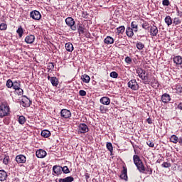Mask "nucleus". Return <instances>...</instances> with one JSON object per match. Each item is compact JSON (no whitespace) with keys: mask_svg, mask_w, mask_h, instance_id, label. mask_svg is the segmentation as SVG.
Instances as JSON below:
<instances>
[{"mask_svg":"<svg viewBox=\"0 0 182 182\" xmlns=\"http://www.w3.org/2000/svg\"><path fill=\"white\" fill-rule=\"evenodd\" d=\"M9 114H11V108L8 102L6 101L1 102L0 119H4V117H6V116H9Z\"/></svg>","mask_w":182,"mask_h":182,"instance_id":"obj_1","label":"nucleus"},{"mask_svg":"<svg viewBox=\"0 0 182 182\" xmlns=\"http://www.w3.org/2000/svg\"><path fill=\"white\" fill-rule=\"evenodd\" d=\"M13 89L14 90H20V92H17L18 96H22L23 95V90L21 88V81L15 80L13 81Z\"/></svg>","mask_w":182,"mask_h":182,"instance_id":"obj_2","label":"nucleus"},{"mask_svg":"<svg viewBox=\"0 0 182 182\" xmlns=\"http://www.w3.org/2000/svg\"><path fill=\"white\" fill-rule=\"evenodd\" d=\"M127 86L132 90H139V83L137 82L136 79H133L129 81L127 83Z\"/></svg>","mask_w":182,"mask_h":182,"instance_id":"obj_3","label":"nucleus"},{"mask_svg":"<svg viewBox=\"0 0 182 182\" xmlns=\"http://www.w3.org/2000/svg\"><path fill=\"white\" fill-rule=\"evenodd\" d=\"M65 23L70 28L72 31H76V26H75V20L72 17H68L65 18Z\"/></svg>","mask_w":182,"mask_h":182,"instance_id":"obj_4","label":"nucleus"},{"mask_svg":"<svg viewBox=\"0 0 182 182\" xmlns=\"http://www.w3.org/2000/svg\"><path fill=\"white\" fill-rule=\"evenodd\" d=\"M30 18H32L34 21H39L42 18V15H41V12L34 10L30 13Z\"/></svg>","mask_w":182,"mask_h":182,"instance_id":"obj_5","label":"nucleus"},{"mask_svg":"<svg viewBox=\"0 0 182 182\" xmlns=\"http://www.w3.org/2000/svg\"><path fill=\"white\" fill-rule=\"evenodd\" d=\"M61 117L63 119H70L72 117V112L66 109H63L60 112Z\"/></svg>","mask_w":182,"mask_h":182,"instance_id":"obj_6","label":"nucleus"},{"mask_svg":"<svg viewBox=\"0 0 182 182\" xmlns=\"http://www.w3.org/2000/svg\"><path fill=\"white\" fill-rule=\"evenodd\" d=\"M23 99H22L21 102V106H23V107H29V106H31V100H29L26 95H23Z\"/></svg>","mask_w":182,"mask_h":182,"instance_id":"obj_7","label":"nucleus"},{"mask_svg":"<svg viewBox=\"0 0 182 182\" xmlns=\"http://www.w3.org/2000/svg\"><path fill=\"white\" fill-rule=\"evenodd\" d=\"M78 132L81 134L87 133L89 132V127L85 123L80 124Z\"/></svg>","mask_w":182,"mask_h":182,"instance_id":"obj_8","label":"nucleus"},{"mask_svg":"<svg viewBox=\"0 0 182 182\" xmlns=\"http://www.w3.org/2000/svg\"><path fill=\"white\" fill-rule=\"evenodd\" d=\"M48 154L46 153V151L43 150V149H38V151H36V157H38V159H45V157H46V155Z\"/></svg>","mask_w":182,"mask_h":182,"instance_id":"obj_9","label":"nucleus"},{"mask_svg":"<svg viewBox=\"0 0 182 182\" xmlns=\"http://www.w3.org/2000/svg\"><path fill=\"white\" fill-rule=\"evenodd\" d=\"M16 161L18 164H23V163H26V156H25L24 155H22V154L17 155L16 156Z\"/></svg>","mask_w":182,"mask_h":182,"instance_id":"obj_10","label":"nucleus"},{"mask_svg":"<svg viewBox=\"0 0 182 182\" xmlns=\"http://www.w3.org/2000/svg\"><path fill=\"white\" fill-rule=\"evenodd\" d=\"M149 85L154 89L160 87V83H159V80H157V79H156L154 77H153L152 81H150Z\"/></svg>","mask_w":182,"mask_h":182,"instance_id":"obj_11","label":"nucleus"},{"mask_svg":"<svg viewBox=\"0 0 182 182\" xmlns=\"http://www.w3.org/2000/svg\"><path fill=\"white\" fill-rule=\"evenodd\" d=\"M150 33L151 36H157V34L159 33V28H157V26L154 25L151 26Z\"/></svg>","mask_w":182,"mask_h":182,"instance_id":"obj_12","label":"nucleus"},{"mask_svg":"<svg viewBox=\"0 0 182 182\" xmlns=\"http://www.w3.org/2000/svg\"><path fill=\"white\" fill-rule=\"evenodd\" d=\"M53 171L56 176H60L62 174V167L60 166L55 165L53 167Z\"/></svg>","mask_w":182,"mask_h":182,"instance_id":"obj_13","label":"nucleus"},{"mask_svg":"<svg viewBox=\"0 0 182 182\" xmlns=\"http://www.w3.org/2000/svg\"><path fill=\"white\" fill-rule=\"evenodd\" d=\"M171 100V98L170 97V95L167 93H164L161 96V101L163 103H168Z\"/></svg>","mask_w":182,"mask_h":182,"instance_id":"obj_14","label":"nucleus"},{"mask_svg":"<svg viewBox=\"0 0 182 182\" xmlns=\"http://www.w3.org/2000/svg\"><path fill=\"white\" fill-rule=\"evenodd\" d=\"M104 42L105 45H113V43H114V39L112 37L107 36L105 38Z\"/></svg>","mask_w":182,"mask_h":182,"instance_id":"obj_15","label":"nucleus"},{"mask_svg":"<svg viewBox=\"0 0 182 182\" xmlns=\"http://www.w3.org/2000/svg\"><path fill=\"white\" fill-rule=\"evenodd\" d=\"M100 103H102V105H105V106H109V105H110V98L107 97H102L100 100Z\"/></svg>","mask_w":182,"mask_h":182,"instance_id":"obj_16","label":"nucleus"},{"mask_svg":"<svg viewBox=\"0 0 182 182\" xmlns=\"http://www.w3.org/2000/svg\"><path fill=\"white\" fill-rule=\"evenodd\" d=\"M8 178V173L4 170H0V181H5Z\"/></svg>","mask_w":182,"mask_h":182,"instance_id":"obj_17","label":"nucleus"},{"mask_svg":"<svg viewBox=\"0 0 182 182\" xmlns=\"http://www.w3.org/2000/svg\"><path fill=\"white\" fill-rule=\"evenodd\" d=\"M120 178H122V180H125L126 181L127 180V168H126L125 166L123 167Z\"/></svg>","mask_w":182,"mask_h":182,"instance_id":"obj_18","label":"nucleus"},{"mask_svg":"<svg viewBox=\"0 0 182 182\" xmlns=\"http://www.w3.org/2000/svg\"><path fill=\"white\" fill-rule=\"evenodd\" d=\"M25 42L28 44H31L33 42H35V36L33 35L27 36L25 38Z\"/></svg>","mask_w":182,"mask_h":182,"instance_id":"obj_19","label":"nucleus"},{"mask_svg":"<svg viewBox=\"0 0 182 182\" xmlns=\"http://www.w3.org/2000/svg\"><path fill=\"white\" fill-rule=\"evenodd\" d=\"M133 28L131 27H127L126 30V34L128 38H133L134 36V33L133 32Z\"/></svg>","mask_w":182,"mask_h":182,"instance_id":"obj_20","label":"nucleus"},{"mask_svg":"<svg viewBox=\"0 0 182 182\" xmlns=\"http://www.w3.org/2000/svg\"><path fill=\"white\" fill-rule=\"evenodd\" d=\"M133 161L135 166H137L138 164H140L141 163L143 162L141 159H140V156L136 154L133 156Z\"/></svg>","mask_w":182,"mask_h":182,"instance_id":"obj_21","label":"nucleus"},{"mask_svg":"<svg viewBox=\"0 0 182 182\" xmlns=\"http://www.w3.org/2000/svg\"><path fill=\"white\" fill-rule=\"evenodd\" d=\"M136 167L137 168V170L139 171V173H144V171H146V167L144 166V164H143V162L138 164Z\"/></svg>","mask_w":182,"mask_h":182,"instance_id":"obj_22","label":"nucleus"},{"mask_svg":"<svg viewBox=\"0 0 182 182\" xmlns=\"http://www.w3.org/2000/svg\"><path fill=\"white\" fill-rule=\"evenodd\" d=\"M75 181V178L73 176H68L64 178H60L58 182H73Z\"/></svg>","mask_w":182,"mask_h":182,"instance_id":"obj_23","label":"nucleus"},{"mask_svg":"<svg viewBox=\"0 0 182 182\" xmlns=\"http://www.w3.org/2000/svg\"><path fill=\"white\" fill-rule=\"evenodd\" d=\"M173 63H176V65H182V57L180 55L175 56L173 58Z\"/></svg>","mask_w":182,"mask_h":182,"instance_id":"obj_24","label":"nucleus"},{"mask_svg":"<svg viewBox=\"0 0 182 182\" xmlns=\"http://www.w3.org/2000/svg\"><path fill=\"white\" fill-rule=\"evenodd\" d=\"M53 86L58 87L59 85V80L56 77H52L51 80L50 81Z\"/></svg>","mask_w":182,"mask_h":182,"instance_id":"obj_25","label":"nucleus"},{"mask_svg":"<svg viewBox=\"0 0 182 182\" xmlns=\"http://www.w3.org/2000/svg\"><path fill=\"white\" fill-rule=\"evenodd\" d=\"M65 48L68 52H73V44L72 43H65Z\"/></svg>","mask_w":182,"mask_h":182,"instance_id":"obj_26","label":"nucleus"},{"mask_svg":"<svg viewBox=\"0 0 182 182\" xmlns=\"http://www.w3.org/2000/svg\"><path fill=\"white\" fill-rule=\"evenodd\" d=\"M141 80H143L144 85H150V80H149V74H146L145 75L141 77Z\"/></svg>","mask_w":182,"mask_h":182,"instance_id":"obj_27","label":"nucleus"},{"mask_svg":"<svg viewBox=\"0 0 182 182\" xmlns=\"http://www.w3.org/2000/svg\"><path fill=\"white\" fill-rule=\"evenodd\" d=\"M131 29L134 30V32H137L139 29V25L137 24V21H132L131 23Z\"/></svg>","mask_w":182,"mask_h":182,"instance_id":"obj_28","label":"nucleus"},{"mask_svg":"<svg viewBox=\"0 0 182 182\" xmlns=\"http://www.w3.org/2000/svg\"><path fill=\"white\" fill-rule=\"evenodd\" d=\"M165 23H166L168 26H170L173 24V19L170 16H166L165 17Z\"/></svg>","mask_w":182,"mask_h":182,"instance_id":"obj_29","label":"nucleus"},{"mask_svg":"<svg viewBox=\"0 0 182 182\" xmlns=\"http://www.w3.org/2000/svg\"><path fill=\"white\" fill-rule=\"evenodd\" d=\"M81 80L84 83H89L90 82V77L86 74L81 76Z\"/></svg>","mask_w":182,"mask_h":182,"instance_id":"obj_30","label":"nucleus"},{"mask_svg":"<svg viewBox=\"0 0 182 182\" xmlns=\"http://www.w3.org/2000/svg\"><path fill=\"white\" fill-rule=\"evenodd\" d=\"M77 31L79 35L85 33V25H83L82 23H78Z\"/></svg>","mask_w":182,"mask_h":182,"instance_id":"obj_31","label":"nucleus"},{"mask_svg":"<svg viewBox=\"0 0 182 182\" xmlns=\"http://www.w3.org/2000/svg\"><path fill=\"white\" fill-rule=\"evenodd\" d=\"M136 73H138L140 78L143 77V76H146V70H144L143 68H139L136 70Z\"/></svg>","mask_w":182,"mask_h":182,"instance_id":"obj_32","label":"nucleus"},{"mask_svg":"<svg viewBox=\"0 0 182 182\" xmlns=\"http://www.w3.org/2000/svg\"><path fill=\"white\" fill-rule=\"evenodd\" d=\"M16 33H18L19 38H22V36H23V28H22V26H20L16 30Z\"/></svg>","mask_w":182,"mask_h":182,"instance_id":"obj_33","label":"nucleus"},{"mask_svg":"<svg viewBox=\"0 0 182 182\" xmlns=\"http://www.w3.org/2000/svg\"><path fill=\"white\" fill-rule=\"evenodd\" d=\"M41 136L46 139H48V137L50 136V132L49 130H43L41 132Z\"/></svg>","mask_w":182,"mask_h":182,"instance_id":"obj_34","label":"nucleus"},{"mask_svg":"<svg viewBox=\"0 0 182 182\" xmlns=\"http://www.w3.org/2000/svg\"><path fill=\"white\" fill-rule=\"evenodd\" d=\"M124 31H125L124 26H121L117 28V33H118V35H120V33L121 34L124 33Z\"/></svg>","mask_w":182,"mask_h":182,"instance_id":"obj_35","label":"nucleus"},{"mask_svg":"<svg viewBox=\"0 0 182 182\" xmlns=\"http://www.w3.org/2000/svg\"><path fill=\"white\" fill-rule=\"evenodd\" d=\"M6 87H8V89L12 88V87L14 86V81H12V80L11 79H9L6 81Z\"/></svg>","mask_w":182,"mask_h":182,"instance_id":"obj_36","label":"nucleus"},{"mask_svg":"<svg viewBox=\"0 0 182 182\" xmlns=\"http://www.w3.org/2000/svg\"><path fill=\"white\" fill-rule=\"evenodd\" d=\"M26 122V118L23 117V115H21L18 117V123L19 124H25Z\"/></svg>","mask_w":182,"mask_h":182,"instance_id":"obj_37","label":"nucleus"},{"mask_svg":"<svg viewBox=\"0 0 182 182\" xmlns=\"http://www.w3.org/2000/svg\"><path fill=\"white\" fill-rule=\"evenodd\" d=\"M170 140L172 143L176 144V143H178V136H176V135H172L170 138Z\"/></svg>","mask_w":182,"mask_h":182,"instance_id":"obj_38","label":"nucleus"},{"mask_svg":"<svg viewBox=\"0 0 182 182\" xmlns=\"http://www.w3.org/2000/svg\"><path fill=\"white\" fill-rule=\"evenodd\" d=\"M136 46L139 50H142V49H144V44H143L141 42L136 43Z\"/></svg>","mask_w":182,"mask_h":182,"instance_id":"obj_39","label":"nucleus"},{"mask_svg":"<svg viewBox=\"0 0 182 182\" xmlns=\"http://www.w3.org/2000/svg\"><path fill=\"white\" fill-rule=\"evenodd\" d=\"M107 149L110 151L111 154L113 153V145L112 144L111 142H107Z\"/></svg>","mask_w":182,"mask_h":182,"instance_id":"obj_40","label":"nucleus"},{"mask_svg":"<svg viewBox=\"0 0 182 182\" xmlns=\"http://www.w3.org/2000/svg\"><path fill=\"white\" fill-rule=\"evenodd\" d=\"M172 23L174 25H180V23H181V20L178 17H175Z\"/></svg>","mask_w":182,"mask_h":182,"instance_id":"obj_41","label":"nucleus"},{"mask_svg":"<svg viewBox=\"0 0 182 182\" xmlns=\"http://www.w3.org/2000/svg\"><path fill=\"white\" fill-rule=\"evenodd\" d=\"M3 163L4 164H5L6 166L9 164V156L8 155H4V158L3 159Z\"/></svg>","mask_w":182,"mask_h":182,"instance_id":"obj_42","label":"nucleus"},{"mask_svg":"<svg viewBox=\"0 0 182 182\" xmlns=\"http://www.w3.org/2000/svg\"><path fill=\"white\" fill-rule=\"evenodd\" d=\"M48 72H52L53 69H55V65H53V63H48Z\"/></svg>","mask_w":182,"mask_h":182,"instance_id":"obj_43","label":"nucleus"},{"mask_svg":"<svg viewBox=\"0 0 182 182\" xmlns=\"http://www.w3.org/2000/svg\"><path fill=\"white\" fill-rule=\"evenodd\" d=\"M110 77H113V79H117V77H119V74L116 73V71H112L110 73Z\"/></svg>","mask_w":182,"mask_h":182,"instance_id":"obj_44","label":"nucleus"},{"mask_svg":"<svg viewBox=\"0 0 182 182\" xmlns=\"http://www.w3.org/2000/svg\"><path fill=\"white\" fill-rule=\"evenodd\" d=\"M8 28V25L5 23H1L0 24V31H6V28Z\"/></svg>","mask_w":182,"mask_h":182,"instance_id":"obj_45","label":"nucleus"},{"mask_svg":"<svg viewBox=\"0 0 182 182\" xmlns=\"http://www.w3.org/2000/svg\"><path fill=\"white\" fill-rule=\"evenodd\" d=\"M62 171L64 173V174H69L70 173V171L69 170V168L68 166L62 167Z\"/></svg>","mask_w":182,"mask_h":182,"instance_id":"obj_46","label":"nucleus"},{"mask_svg":"<svg viewBox=\"0 0 182 182\" xmlns=\"http://www.w3.org/2000/svg\"><path fill=\"white\" fill-rule=\"evenodd\" d=\"M161 166L164 167V168H168V167H171V164L168 162H164L161 164Z\"/></svg>","mask_w":182,"mask_h":182,"instance_id":"obj_47","label":"nucleus"},{"mask_svg":"<svg viewBox=\"0 0 182 182\" xmlns=\"http://www.w3.org/2000/svg\"><path fill=\"white\" fill-rule=\"evenodd\" d=\"M145 171H147L149 174H153V169L150 168V166H146V168H145Z\"/></svg>","mask_w":182,"mask_h":182,"instance_id":"obj_48","label":"nucleus"},{"mask_svg":"<svg viewBox=\"0 0 182 182\" xmlns=\"http://www.w3.org/2000/svg\"><path fill=\"white\" fill-rule=\"evenodd\" d=\"M162 4L164 5V6H168V5H170V1L163 0L162 1Z\"/></svg>","mask_w":182,"mask_h":182,"instance_id":"obj_49","label":"nucleus"},{"mask_svg":"<svg viewBox=\"0 0 182 182\" xmlns=\"http://www.w3.org/2000/svg\"><path fill=\"white\" fill-rule=\"evenodd\" d=\"M142 28L143 29H145L146 31H147V29H149V23L147 22H144L143 24H142Z\"/></svg>","mask_w":182,"mask_h":182,"instance_id":"obj_50","label":"nucleus"},{"mask_svg":"<svg viewBox=\"0 0 182 182\" xmlns=\"http://www.w3.org/2000/svg\"><path fill=\"white\" fill-rule=\"evenodd\" d=\"M176 14L179 18H182V11L178 9V7H176Z\"/></svg>","mask_w":182,"mask_h":182,"instance_id":"obj_51","label":"nucleus"},{"mask_svg":"<svg viewBox=\"0 0 182 182\" xmlns=\"http://www.w3.org/2000/svg\"><path fill=\"white\" fill-rule=\"evenodd\" d=\"M79 95H80V96H86V91H85L83 90H80L79 91Z\"/></svg>","mask_w":182,"mask_h":182,"instance_id":"obj_52","label":"nucleus"},{"mask_svg":"<svg viewBox=\"0 0 182 182\" xmlns=\"http://www.w3.org/2000/svg\"><path fill=\"white\" fill-rule=\"evenodd\" d=\"M146 144L149 147H154V143L151 142V141H148Z\"/></svg>","mask_w":182,"mask_h":182,"instance_id":"obj_53","label":"nucleus"},{"mask_svg":"<svg viewBox=\"0 0 182 182\" xmlns=\"http://www.w3.org/2000/svg\"><path fill=\"white\" fill-rule=\"evenodd\" d=\"M125 62L126 63H129V64L132 63V58L130 57H126Z\"/></svg>","mask_w":182,"mask_h":182,"instance_id":"obj_54","label":"nucleus"},{"mask_svg":"<svg viewBox=\"0 0 182 182\" xmlns=\"http://www.w3.org/2000/svg\"><path fill=\"white\" fill-rule=\"evenodd\" d=\"M85 177L86 181L88 182L87 180H89V178H90V174H89L88 173H86L85 174Z\"/></svg>","mask_w":182,"mask_h":182,"instance_id":"obj_55","label":"nucleus"},{"mask_svg":"<svg viewBox=\"0 0 182 182\" xmlns=\"http://www.w3.org/2000/svg\"><path fill=\"white\" fill-rule=\"evenodd\" d=\"M87 11H82V18H87Z\"/></svg>","mask_w":182,"mask_h":182,"instance_id":"obj_56","label":"nucleus"},{"mask_svg":"<svg viewBox=\"0 0 182 182\" xmlns=\"http://www.w3.org/2000/svg\"><path fill=\"white\" fill-rule=\"evenodd\" d=\"M176 90H178V92H179V93H181V92H182V87H180V85H177V86H176Z\"/></svg>","mask_w":182,"mask_h":182,"instance_id":"obj_57","label":"nucleus"},{"mask_svg":"<svg viewBox=\"0 0 182 182\" xmlns=\"http://www.w3.org/2000/svg\"><path fill=\"white\" fill-rule=\"evenodd\" d=\"M146 122L149 124H151L153 123V120L150 117L146 119Z\"/></svg>","mask_w":182,"mask_h":182,"instance_id":"obj_58","label":"nucleus"},{"mask_svg":"<svg viewBox=\"0 0 182 182\" xmlns=\"http://www.w3.org/2000/svg\"><path fill=\"white\" fill-rule=\"evenodd\" d=\"M177 108L179 109V110H182V102L179 103L177 106Z\"/></svg>","mask_w":182,"mask_h":182,"instance_id":"obj_59","label":"nucleus"},{"mask_svg":"<svg viewBox=\"0 0 182 182\" xmlns=\"http://www.w3.org/2000/svg\"><path fill=\"white\" fill-rule=\"evenodd\" d=\"M100 110L102 113H103V112L105 111V107L103 105H101L100 107Z\"/></svg>","mask_w":182,"mask_h":182,"instance_id":"obj_60","label":"nucleus"},{"mask_svg":"<svg viewBox=\"0 0 182 182\" xmlns=\"http://www.w3.org/2000/svg\"><path fill=\"white\" fill-rule=\"evenodd\" d=\"M48 80H50H50H52V77H50V75H48Z\"/></svg>","mask_w":182,"mask_h":182,"instance_id":"obj_61","label":"nucleus"},{"mask_svg":"<svg viewBox=\"0 0 182 182\" xmlns=\"http://www.w3.org/2000/svg\"><path fill=\"white\" fill-rule=\"evenodd\" d=\"M179 143H180L181 144H182V137H180V138H179Z\"/></svg>","mask_w":182,"mask_h":182,"instance_id":"obj_62","label":"nucleus"},{"mask_svg":"<svg viewBox=\"0 0 182 182\" xmlns=\"http://www.w3.org/2000/svg\"><path fill=\"white\" fill-rule=\"evenodd\" d=\"M16 92H17V93H18V92H21V90H16Z\"/></svg>","mask_w":182,"mask_h":182,"instance_id":"obj_63","label":"nucleus"},{"mask_svg":"<svg viewBox=\"0 0 182 182\" xmlns=\"http://www.w3.org/2000/svg\"><path fill=\"white\" fill-rule=\"evenodd\" d=\"M134 153H135V154H136V149H134Z\"/></svg>","mask_w":182,"mask_h":182,"instance_id":"obj_64","label":"nucleus"}]
</instances>
